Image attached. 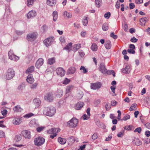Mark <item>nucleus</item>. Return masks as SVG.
Returning <instances> with one entry per match:
<instances>
[{"label": "nucleus", "instance_id": "54", "mask_svg": "<svg viewBox=\"0 0 150 150\" xmlns=\"http://www.w3.org/2000/svg\"><path fill=\"white\" fill-rule=\"evenodd\" d=\"M110 36L112 38L114 39H116L117 38V35H115L114 32H112L110 34Z\"/></svg>", "mask_w": 150, "mask_h": 150}, {"label": "nucleus", "instance_id": "59", "mask_svg": "<svg viewBox=\"0 0 150 150\" xmlns=\"http://www.w3.org/2000/svg\"><path fill=\"white\" fill-rule=\"evenodd\" d=\"M79 55L82 57H83L85 55L84 52L82 50H79Z\"/></svg>", "mask_w": 150, "mask_h": 150}, {"label": "nucleus", "instance_id": "5", "mask_svg": "<svg viewBox=\"0 0 150 150\" xmlns=\"http://www.w3.org/2000/svg\"><path fill=\"white\" fill-rule=\"evenodd\" d=\"M34 142L35 145L39 146L42 145L44 143L45 139L42 137H39L35 138Z\"/></svg>", "mask_w": 150, "mask_h": 150}, {"label": "nucleus", "instance_id": "43", "mask_svg": "<svg viewBox=\"0 0 150 150\" xmlns=\"http://www.w3.org/2000/svg\"><path fill=\"white\" fill-rule=\"evenodd\" d=\"M82 22L84 26H86L88 24V20L87 19V18L86 17H84L83 21Z\"/></svg>", "mask_w": 150, "mask_h": 150}, {"label": "nucleus", "instance_id": "62", "mask_svg": "<svg viewBox=\"0 0 150 150\" xmlns=\"http://www.w3.org/2000/svg\"><path fill=\"white\" fill-rule=\"evenodd\" d=\"M128 52L130 54H134L135 53V51L134 50L131 49H128L127 50Z\"/></svg>", "mask_w": 150, "mask_h": 150}, {"label": "nucleus", "instance_id": "3", "mask_svg": "<svg viewBox=\"0 0 150 150\" xmlns=\"http://www.w3.org/2000/svg\"><path fill=\"white\" fill-rule=\"evenodd\" d=\"M78 122L77 119L73 117L67 122V125L70 128H74L77 126Z\"/></svg>", "mask_w": 150, "mask_h": 150}, {"label": "nucleus", "instance_id": "46", "mask_svg": "<svg viewBox=\"0 0 150 150\" xmlns=\"http://www.w3.org/2000/svg\"><path fill=\"white\" fill-rule=\"evenodd\" d=\"M34 115L33 113H30L24 115L23 117L24 118H29Z\"/></svg>", "mask_w": 150, "mask_h": 150}, {"label": "nucleus", "instance_id": "29", "mask_svg": "<svg viewBox=\"0 0 150 150\" xmlns=\"http://www.w3.org/2000/svg\"><path fill=\"white\" fill-rule=\"evenodd\" d=\"M55 62V59L54 57L50 58L48 59L47 63L50 65H52Z\"/></svg>", "mask_w": 150, "mask_h": 150}, {"label": "nucleus", "instance_id": "23", "mask_svg": "<svg viewBox=\"0 0 150 150\" xmlns=\"http://www.w3.org/2000/svg\"><path fill=\"white\" fill-rule=\"evenodd\" d=\"M72 45V43L71 42L69 43L64 48V50H65L69 52L71 50Z\"/></svg>", "mask_w": 150, "mask_h": 150}, {"label": "nucleus", "instance_id": "60", "mask_svg": "<svg viewBox=\"0 0 150 150\" xmlns=\"http://www.w3.org/2000/svg\"><path fill=\"white\" fill-rule=\"evenodd\" d=\"M60 42L63 44H64L65 43V41L64 38V37H61L59 38V39Z\"/></svg>", "mask_w": 150, "mask_h": 150}, {"label": "nucleus", "instance_id": "21", "mask_svg": "<svg viewBox=\"0 0 150 150\" xmlns=\"http://www.w3.org/2000/svg\"><path fill=\"white\" fill-rule=\"evenodd\" d=\"M56 2V0H47V4L51 6H54Z\"/></svg>", "mask_w": 150, "mask_h": 150}, {"label": "nucleus", "instance_id": "64", "mask_svg": "<svg viewBox=\"0 0 150 150\" xmlns=\"http://www.w3.org/2000/svg\"><path fill=\"white\" fill-rule=\"evenodd\" d=\"M132 127L131 126H126L124 127V128L125 129L129 130H131L132 129Z\"/></svg>", "mask_w": 150, "mask_h": 150}, {"label": "nucleus", "instance_id": "4", "mask_svg": "<svg viewBox=\"0 0 150 150\" xmlns=\"http://www.w3.org/2000/svg\"><path fill=\"white\" fill-rule=\"evenodd\" d=\"M8 55L9 59L14 61L17 62L19 59V57L15 55L12 50H10L9 51Z\"/></svg>", "mask_w": 150, "mask_h": 150}, {"label": "nucleus", "instance_id": "8", "mask_svg": "<svg viewBox=\"0 0 150 150\" xmlns=\"http://www.w3.org/2000/svg\"><path fill=\"white\" fill-rule=\"evenodd\" d=\"M54 38H49L45 40L44 41L45 45L47 47L50 45L54 42Z\"/></svg>", "mask_w": 150, "mask_h": 150}, {"label": "nucleus", "instance_id": "40", "mask_svg": "<svg viewBox=\"0 0 150 150\" xmlns=\"http://www.w3.org/2000/svg\"><path fill=\"white\" fill-rule=\"evenodd\" d=\"M98 49L97 45L95 44H92L91 47V50L93 51H96Z\"/></svg>", "mask_w": 150, "mask_h": 150}, {"label": "nucleus", "instance_id": "11", "mask_svg": "<svg viewBox=\"0 0 150 150\" xmlns=\"http://www.w3.org/2000/svg\"><path fill=\"white\" fill-rule=\"evenodd\" d=\"M91 89L96 90L100 88L101 86V84L100 82H96V83H92L91 84Z\"/></svg>", "mask_w": 150, "mask_h": 150}, {"label": "nucleus", "instance_id": "20", "mask_svg": "<svg viewBox=\"0 0 150 150\" xmlns=\"http://www.w3.org/2000/svg\"><path fill=\"white\" fill-rule=\"evenodd\" d=\"M84 105L83 102H79L76 103L75 106V109L79 110L81 109Z\"/></svg>", "mask_w": 150, "mask_h": 150}, {"label": "nucleus", "instance_id": "44", "mask_svg": "<svg viewBox=\"0 0 150 150\" xmlns=\"http://www.w3.org/2000/svg\"><path fill=\"white\" fill-rule=\"evenodd\" d=\"M35 0H27V5L28 6L32 5L34 3Z\"/></svg>", "mask_w": 150, "mask_h": 150}, {"label": "nucleus", "instance_id": "22", "mask_svg": "<svg viewBox=\"0 0 150 150\" xmlns=\"http://www.w3.org/2000/svg\"><path fill=\"white\" fill-rule=\"evenodd\" d=\"M27 82L29 83L32 84L34 81V79L33 77V76L31 74L28 75L26 79Z\"/></svg>", "mask_w": 150, "mask_h": 150}, {"label": "nucleus", "instance_id": "27", "mask_svg": "<svg viewBox=\"0 0 150 150\" xmlns=\"http://www.w3.org/2000/svg\"><path fill=\"white\" fill-rule=\"evenodd\" d=\"M105 47L106 49H110L111 47V43L109 40L106 41L105 43Z\"/></svg>", "mask_w": 150, "mask_h": 150}, {"label": "nucleus", "instance_id": "51", "mask_svg": "<svg viewBox=\"0 0 150 150\" xmlns=\"http://www.w3.org/2000/svg\"><path fill=\"white\" fill-rule=\"evenodd\" d=\"M45 128V127L41 126L39 127L36 128L37 131L38 132H40L42 131Z\"/></svg>", "mask_w": 150, "mask_h": 150}, {"label": "nucleus", "instance_id": "57", "mask_svg": "<svg viewBox=\"0 0 150 150\" xmlns=\"http://www.w3.org/2000/svg\"><path fill=\"white\" fill-rule=\"evenodd\" d=\"M7 110L6 109H4L3 110H1V112L3 116H5L6 115L7 113Z\"/></svg>", "mask_w": 150, "mask_h": 150}, {"label": "nucleus", "instance_id": "28", "mask_svg": "<svg viewBox=\"0 0 150 150\" xmlns=\"http://www.w3.org/2000/svg\"><path fill=\"white\" fill-rule=\"evenodd\" d=\"M74 88V86L72 85H69L67 86L66 89V93L67 94L70 92Z\"/></svg>", "mask_w": 150, "mask_h": 150}, {"label": "nucleus", "instance_id": "63", "mask_svg": "<svg viewBox=\"0 0 150 150\" xmlns=\"http://www.w3.org/2000/svg\"><path fill=\"white\" fill-rule=\"evenodd\" d=\"M138 40V39L133 37L131 39L130 41L132 42H136Z\"/></svg>", "mask_w": 150, "mask_h": 150}, {"label": "nucleus", "instance_id": "38", "mask_svg": "<svg viewBox=\"0 0 150 150\" xmlns=\"http://www.w3.org/2000/svg\"><path fill=\"white\" fill-rule=\"evenodd\" d=\"M83 95V93L81 91H80L76 95V97L78 99L80 100L82 98Z\"/></svg>", "mask_w": 150, "mask_h": 150}, {"label": "nucleus", "instance_id": "10", "mask_svg": "<svg viewBox=\"0 0 150 150\" xmlns=\"http://www.w3.org/2000/svg\"><path fill=\"white\" fill-rule=\"evenodd\" d=\"M98 69L99 71L103 74H105L107 73V70L104 63H101L100 64Z\"/></svg>", "mask_w": 150, "mask_h": 150}, {"label": "nucleus", "instance_id": "55", "mask_svg": "<svg viewBox=\"0 0 150 150\" xmlns=\"http://www.w3.org/2000/svg\"><path fill=\"white\" fill-rule=\"evenodd\" d=\"M142 131V129L141 127H138L136 128L134 131V132H137L139 133H140Z\"/></svg>", "mask_w": 150, "mask_h": 150}, {"label": "nucleus", "instance_id": "39", "mask_svg": "<svg viewBox=\"0 0 150 150\" xmlns=\"http://www.w3.org/2000/svg\"><path fill=\"white\" fill-rule=\"evenodd\" d=\"M137 105L136 103H134L129 108V110L130 111L135 110L136 109V106Z\"/></svg>", "mask_w": 150, "mask_h": 150}, {"label": "nucleus", "instance_id": "9", "mask_svg": "<svg viewBox=\"0 0 150 150\" xmlns=\"http://www.w3.org/2000/svg\"><path fill=\"white\" fill-rule=\"evenodd\" d=\"M22 122V117H14L12 120L13 124L15 125L20 124Z\"/></svg>", "mask_w": 150, "mask_h": 150}, {"label": "nucleus", "instance_id": "33", "mask_svg": "<svg viewBox=\"0 0 150 150\" xmlns=\"http://www.w3.org/2000/svg\"><path fill=\"white\" fill-rule=\"evenodd\" d=\"M53 17V21H56L58 17L57 12L56 11H54L52 13Z\"/></svg>", "mask_w": 150, "mask_h": 150}, {"label": "nucleus", "instance_id": "45", "mask_svg": "<svg viewBox=\"0 0 150 150\" xmlns=\"http://www.w3.org/2000/svg\"><path fill=\"white\" fill-rule=\"evenodd\" d=\"M15 32L18 35H21L25 33V31L23 30H16L15 31Z\"/></svg>", "mask_w": 150, "mask_h": 150}, {"label": "nucleus", "instance_id": "53", "mask_svg": "<svg viewBox=\"0 0 150 150\" xmlns=\"http://www.w3.org/2000/svg\"><path fill=\"white\" fill-rule=\"evenodd\" d=\"M111 15L110 13V12H108L106 13L104 15V17L107 19L109 18Z\"/></svg>", "mask_w": 150, "mask_h": 150}, {"label": "nucleus", "instance_id": "17", "mask_svg": "<svg viewBox=\"0 0 150 150\" xmlns=\"http://www.w3.org/2000/svg\"><path fill=\"white\" fill-rule=\"evenodd\" d=\"M23 136L26 138L29 139L30 138V132L28 130L23 131L21 132Z\"/></svg>", "mask_w": 150, "mask_h": 150}, {"label": "nucleus", "instance_id": "2", "mask_svg": "<svg viewBox=\"0 0 150 150\" xmlns=\"http://www.w3.org/2000/svg\"><path fill=\"white\" fill-rule=\"evenodd\" d=\"M15 74V71L11 68H9L5 74V78L7 80L12 79Z\"/></svg>", "mask_w": 150, "mask_h": 150}, {"label": "nucleus", "instance_id": "48", "mask_svg": "<svg viewBox=\"0 0 150 150\" xmlns=\"http://www.w3.org/2000/svg\"><path fill=\"white\" fill-rule=\"evenodd\" d=\"M38 83H34L31 85L30 87L32 89H34L36 88L38 85Z\"/></svg>", "mask_w": 150, "mask_h": 150}, {"label": "nucleus", "instance_id": "1", "mask_svg": "<svg viewBox=\"0 0 150 150\" xmlns=\"http://www.w3.org/2000/svg\"><path fill=\"white\" fill-rule=\"evenodd\" d=\"M55 108L52 106L45 107L44 109L43 113L46 115L52 116L56 112Z\"/></svg>", "mask_w": 150, "mask_h": 150}, {"label": "nucleus", "instance_id": "58", "mask_svg": "<svg viewBox=\"0 0 150 150\" xmlns=\"http://www.w3.org/2000/svg\"><path fill=\"white\" fill-rule=\"evenodd\" d=\"M120 1H117V2L115 5V7L117 9H119L120 8Z\"/></svg>", "mask_w": 150, "mask_h": 150}, {"label": "nucleus", "instance_id": "34", "mask_svg": "<svg viewBox=\"0 0 150 150\" xmlns=\"http://www.w3.org/2000/svg\"><path fill=\"white\" fill-rule=\"evenodd\" d=\"M13 110L15 112H21L22 110V109L20 105H17L14 107L13 108Z\"/></svg>", "mask_w": 150, "mask_h": 150}, {"label": "nucleus", "instance_id": "52", "mask_svg": "<svg viewBox=\"0 0 150 150\" xmlns=\"http://www.w3.org/2000/svg\"><path fill=\"white\" fill-rule=\"evenodd\" d=\"M110 88L113 93L112 95L113 96H115L116 95V94L115 93V88L113 86H110Z\"/></svg>", "mask_w": 150, "mask_h": 150}, {"label": "nucleus", "instance_id": "7", "mask_svg": "<svg viewBox=\"0 0 150 150\" xmlns=\"http://www.w3.org/2000/svg\"><path fill=\"white\" fill-rule=\"evenodd\" d=\"M54 98V97L53 94L52 93H47L45 96V100L49 102L52 101Z\"/></svg>", "mask_w": 150, "mask_h": 150}, {"label": "nucleus", "instance_id": "16", "mask_svg": "<svg viewBox=\"0 0 150 150\" xmlns=\"http://www.w3.org/2000/svg\"><path fill=\"white\" fill-rule=\"evenodd\" d=\"M60 131V129L58 128H52L48 130L47 132L49 134H54L55 133H57Z\"/></svg>", "mask_w": 150, "mask_h": 150}, {"label": "nucleus", "instance_id": "56", "mask_svg": "<svg viewBox=\"0 0 150 150\" xmlns=\"http://www.w3.org/2000/svg\"><path fill=\"white\" fill-rule=\"evenodd\" d=\"M130 118V116L129 115H127L125 116L123 118L122 120H126L128 119H129Z\"/></svg>", "mask_w": 150, "mask_h": 150}, {"label": "nucleus", "instance_id": "30", "mask_svg": "<svg viewBox=\"0 0 150 150\" xmlns=\"http://www.w3.org/2000/svg\"><path fill=\"white\" fill-rule=\"evenodd\" d=\"M58 141L60 144H64L66 143L67 140L66 139L62 138L61 137H59L58 138Z\"/></svg>", "mask_w": 150, "mask_h": 150}, {"label": "nucleus", "instance_id": "31", "mask_svg": "<svg viewBox=\"0 0 150 150\" xmlns=\"http://www.w3.org/2000/svg\"><path fill=\"white\" fill-rule=\"evenodd\" d=\"M75 142V140L73 137H71L69 138L68 139V142L69 145H71Z\"/></svg>", "mask_w": 150, "mask_h": 150}, {"label": "nucleus", "instance_id": "15", "mask_svg": "<svg viewBox=\"0 0 150 150\" xmlns=\"http://www.w3.org/2000/svg\"><path fill=\"white\" fill-rule=\"evenodd\" d=\"M44 63V59L42 58H40L37 61L35 64V66L37 68H39L43 65Z\"/></svg>", "mask_w": 150, "mask_h": 150}, {"label": "nucleus", "instance_id": "36", "mask_svg": "<svg viewBox=\"0 0 150 150\" xmlns=\"http://www.w3.org/2000/svg\"><path fill=\"white\" fill-rule=\"evenodd\" d=\"M81 47V44H77L75 45H74V47L72 50L74 51H76L78 49L80 48Z\"/></svg>", "mask_w": 150, "mask_h": 150}, {"label": "nucleus", "instance_id": "26", "mask_svg": "<svg viewBox=\"0 0 150 150\" xmlns=\"http://www.w3.org/2000/svg\"><path fill=\"white\" fill-rule=\"evenodd\" d=\"M148 21V19L146 17L141 18L140 20L141 24L143 26L145 25L146 22Z\"/></svg>", "mask_w": 150, "mask_h": 150}, {"label": "nucleus", "instance_id": "6", "mask_svg": "<svg viewBox=\"0 0 150 150\" xmlns=\"http://www.w3.org/2000/svg\"><path fill=\"white\" fill-rule=\"evenodd\" d=\"M37 35V33H30L27 35V38L28 41L32 42L36 39Z\"/></svg>", "mask_w": 150, "mask_h": 150}, {"label": "nucleus", "instance_id": "18", "mask_svg": "<svg viewBox=\"0 0 150 150\" xmlns=\"http://www.w3.org/2000/svg\"><path fill=\"white\" fill-rule=\"evenodd\" d=\"M33 103L35 106V108H38L41 104V101L40 99L35 98L33 100Z\"/></svg>", "mask_w": 150, "mask_h": 150}, {"label": "nucleus", "instance_id": "19", "mask_svg": "<svg viewBox=\"0 0 150 150\" xmlns=\"http://www.w3.org/2000/svg\"><path fill=\"white\" fill-rule=\"evenodd\" d=\"M131 71L130 67L128 65H127L125 68L121 69L122 72L124 73H129Z\"/></svg>", "mask_w": 150, "mask_h": 150}, {"label": "nucleus", "instance_id": "14", "mask_svg": "<svg viewBox=\"0 0 150 150\" xmlns=\"http://www.w3.org/2000/svg\"><path fill=\"white\" fill-rule=\"evenodd\" d=\"M29 126L32 127H36L39 125L38 121L35 119L31 120L29 123Z\"/></svg>", "mask_w": 150, "mask_h": 150}, {"label": "nucleus", "instance_id": "47", "mask_svg": "<svg viewBox=\"0 0 150 150\" xmlns=\"http://www.w3.org/2000/svg\"><path fill=\"white\" fill-rule=\"evenodd\" d=\"M25 87V85L24 84L22 83L18 86V89L19 90L21 91Z\"/></svg>", "mask_w": 150, "mask_h": 150}, {"label": "nucleus", "instance_id": "61", "mask_svg": "<svg viewBox=\"0 0 150 150\" xmlns=\"http://www.w3.org/2000/svg\"><path fill=\"white\" fill-rule=\"evenodd\" d=\"M47 26L45 25H44L41 28V30L43 32H45L47 29Z\"/></svg>", "mask_w": 150, "mask_h": 150}, {"label": "nucleus", "instance_id": "24", "mask_svg": "<svg viewBox=\"0 0 150 150\" xmlns=\"http://www.w3.org/2000/svg\"><path fill=\"white\" fill-rule=\"evenodd\" d=\"M63 15L65 18H70L72 17V14L70 12H68L66 11L63 13Z\"/></svg>", "mask_w": 150, "mask_h": 150}, {"label": "nucleus", "instance_id": "12", "mask_svg": "<svg viewBox=\"0 0 150 150\" xmlns=\"http://www.w3.org/2000/svg\"><path fill=\"white\" fill-rule=\"evenodd\" d=\"M36 12L34 10H31L26 15L27 18L28 19L33 18L36 16Z\"/></svg>", "mask_w": 150, "mask_h": 150}, {"label": "nucleus", "instance_id": "32", "mask_svg": "<svg viewBox=\"0 0 150 150\" xmlns=\"http://www.w3.org/2000/svg\"><path fill=\"white\" fill-rule=\"evenodd\" d=\"M34 67L32 66L29 67L26 70L25 72L26 74H28L31 73L34 71Z\"/></svg>", "mask_w": 150, "mask_h": 150}, {"label": "nucleus", "instance_id": "37", "mask_svg": "<svg viewBox=\"0 0 150 150\" xmlns=\"http://www.w3.org/2000/svg\"><path fill=\"white\" fill-rule=\"evenodd\" d=\"M102 27L103 30L107 31L108 29V25L106 23H104L102 25Z\"/></svg>", "mask_w": 150, "mask_h": 150}, {"label": "nucleus", "instance_id": "41", "mask_svg": "<svg viewBox=\"0 0 150 150\" xmlns=\"http://www.w3.org/2000/svg\"><path fill=\"white\" fill-rule=\"evenodd\" d=\"M96 6L100 7L102 5V0H95Z\"/></svg>", "mask_w": 150, "mask_h": 150}, {"label": "nucleus", "instance_id": "50", "mask_svg": "<svg viewBox=\"0 0 150 150\" xmlns=\"http://www.w3.org/2000/svg\"><path fill=\"white\" fill-rule=\"evenodd\" d=\"M80 70H82L83 73H86L88 72L87 69L85 68L84 67L81 66L80 69Z\"/></svg>", "mask_w": 150, "mask_h": 150}, {"label": "nucleus", "instance_id": "25", "mask_svg": "<svg viewBox=\"0 0 150 150\" xmlns=\"http://www.w3.org/2000/svg\"><path fill=\"white\" fill-rule=\"evenodd\" d=\"M76 71L75 68L74 67H70L67 70V73L69 74H74Z\"/></svg>", "mask_w": 150, "mask_h": 150}, {"label": "nucleus", "instance_id": "49", "mask_svg": "<svg viewBox=\"0 0 150 150\" xmlns=\"http://www.w3.org/2000/svg\"><path fill=\"white\" fill-rule=\"evenodd\" d=\"M21 139V136L20 134L16 135L15 138V139L16 140V142H18L20 141Z\"/></svg>", "mask_w": 150, "mask_h": 150}, {"label": "nucleus", "instance_id": "42", "mask_svg": "<svg viewBox=\"0 0 150 150\" xmlns=\"http://www.w3.org/2000/svg\"><path fill=\"white\" fill-rule=\"evenodd\" d=\"M70 82V80L67 78H65L63 81V84L65 85H67Z\"/></svg>", "mask_w": 150, "mask_h": 150}, {"label": "nucleus", "instance_id": "13", "mask_svg": "<svg viewBox=\"0 0 150 150\" xmlns=\"http://www.w3.org/2000/svg\"><path fill=\"white\" fill-rule=\"evenodd\" d=\"M56 71L57 74L61 76H64L65 73V70L61 67L57 68Z\"/></svg>", "mask_w": 150, "mask_h": 150}, {"label": "nucleus", "instance_id": "35", "mask_svg": "<svg viewBox=\"0 0 150 150\" xmlns=\"http://www.w3.org/2000/svg\"><path fill=\"white\" fill-rule=\"evenodd\" d=\"M63 90L62 89H59L57 91V93L56 96L57 97L60 98L63 95Z\"/></svg>", "mask_w": 150, "mask_h": 150}]
</instances>
